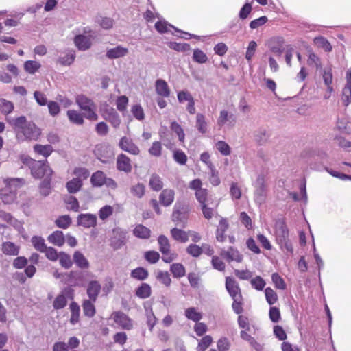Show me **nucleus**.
<instances>
[{"instance_id": "f257e3e1", "label": "nucleus", "mask_w": 351, "mask_h": 351, "mask_svg": "<svg viewBox=\"0 0 351 351\" xmlns=\"http://www.w3.org/2000/svg\"><path fill=\"white\" fill-rule=\"evenodd\" d=\"M8 121L13 127L19 142L37 141L40 136V129L33 121H28L25 116Z\"/></svg>"}, {"instance_id": "f03ea898", "label": "nucleus", "mask_w": 351, "mask_h": 351, "mask_svg": "<svg viewBox=\"0 0 351 351\" xmlns=\"http://www.w3.org/2000/svg\"><path fill=\"white\" fill-rule=\"evenodd\" d=\"M276 243L285 253L293 254L292 243L289 239V230L283 219H278L275 223Z\"/></svg>"}, {"instance_id": "7ed1b4c3", "label": "nucleus", "mask_w": 351, "mask_h": 351, "mask_svg": "<svg viewBox=\"0 0 351 351\" xmlns=\"http://www.w3.org/2000/svg\"><path fill=\"white\" fill-rule=\"evenodd\" d=\"M21 160L23 164L29 167L32 176L40 179L47 176H52L53 170L47 165V160L37 161L29 156H23Z\"/></svg>"}, {"instance_id": "20e7f679", "label": "nucleus", "mask_w": 351, "mask_h": 351, "mask_svg": "<svg viewBox=\"0 0 351 351\" xmlns=\"http://www.w3.org/2000/svg\"><path fill=\"white\" fill-rule=\"evenodd\" d=\"M76 104L84 111V116L88 120L96 121L98 116L96 114V105L90 98L84 95H78L75 98Z\"/></svg>"}, {"instance_id": "39448f33", "label": "nucleus", "mask_w": 351, "mask_h": 351, "mask_svg": "<svg viewBox=\"0 0 351 351\" xmlns=\"http://www.w3.org/2000/svg\"><path fill=\"white\" fill-rule=\"evenodd\" d=\"M237 122L236 116L231 112L223 109L219 112L217 125L221 129L224 127L233 128Z\"/></svg>"}, {"instance_id": "423d86ee", "label": "nucleus", "mask_w": 351, "mask_h": 351, "mask_svg": "<svg viewBox=\"0 0 351 351\" xmlns=\"http://www.w3.org/2000/svg\"><path fill=\"white\" fill-rule=\"evenodd\" d=\"M254 200L259 205L265 202L267 196V189L265 184V178L263 176H258L254 183Z\"/></svg>"}, {"instance_id": "0eeeda50", "label": "nucleus", "mask_w": 351, "mask_h": 351, "mask_svg": "<svg viewBox=\"0 0 351 351\" xmlns=\"http://www.w3.org/2000/svg\"><path fill=\"white\" fill-rule=\"evenodd\" d=\"M114 322L122 329L130 330L133 328L132 320L121 311L114 312L112 315Z\"/></svg>"}, {"instance_id": "6e6552de", "label": "nucleus", "mask_w": 351, "mask_h": 351, "mask_svg": "<svg viewBox=\"0 0 351 351\" xmlns=\"http://www.w3.org/2000/svg\"><path fill=\"white\" fill-rule=\"evenodd\" d=\"M171 218L172 221L176 222L177 225L180 223L184 224L187 219L186 209L183 206L176 204L174 206Z\"/></svg>"}, {"instance_id": "1a4fd4ad", "label": "nucleus", "mask_w": 351, "mask_h": 351, "mask_svg": "<svg viewBox=\"0 0 351 351\" xmlns=\"http://www.w3.org/2000/svg\"><path fill=\"white\" fill-rule=\"evenodd\" d=\"M78 226L88 228L95 227L97 224V217L94 214H80L77 219Z\"/></svg>"}, {"instance_id": "9d476101", "label": "nucleus", "mask_w": 351, "mask_h": 351, "mask_svg": "<svg viewBox=\"0 0 351 351\" xmlns=\"http://www.w3.org/2000/svg\"><path fill=\"white\" fill-rule=\"evenodd\" d=\"M119 145L120 148L130 154L138 155L140 152L139 148L133 143V141L126 136L120 139Z\"/></svg>"}, {"instance_id": "9b49d317", "label": "nucleus", "mask_w": 351, "mask_h": 351, "mask_svg": "<svg viewBox=\"0 0 351 351\" xmlns=\"http://www.w3.org/2000/svg\"><path fill=\"white\" fill-rule=\"evenodd\" d=\"M220 255L228 262L236 261L241 263L243 261V255L233 247H230L227 250H222Z\"/></svg>"}, {"instance_id": "f8f14e48", "label": "nucleus", "mask_w": 351, "mask_h": 351, "mask_svg": "<svg viewBox=\"0 0 351 351\" xmlns=\"http://www.w3.org/2000/svg\"><path fill=\"white\" fill-rule=\"evenodd\" d=\"M226 288L232 298L242 297L240 287L233 278L226 277Z\"/></svg>"}, {"instance_id": "ddd939ff", "label": "nucleus", "mask_w": 351, "mask_h": 351, "mask_svg": "<svg viewBox=\"0 0 351 351\" xmlns=\"http://www.w3.org/2000/svg\"><path fill=\"white\" fill-rule=\"evenodd\" d=\"M117 168L120 171L130 173L132 171L130 159L123 154H119L117 158Z\"/></svg>"}, {"instance_id": "4468645a", "label": "nucleus", "mask_w": 351, "mask_h": 351, "mask_svg": "<svg viewBox=\"0 0 351 351\" xmlns=\"http://www.w3.org/2000/svg\"><path fill=\"white\" fill-rule=\"evenodd\" d=\"M0 199L5 204H10L16 199V192L9 187L5 186L0 190Z\"/></svg>"}, {"instance_id": "2eb2a0df", "label": "nucleus", "mask_w": 351, "mask_h": 351, "mask_svg": "<svg viewBox=\"0 0 351 351\" xmlns=\"http://www.w3.org/2000/svg\"><path fill=\"white\" fill-rule=\"evenodd\" d=\"M104 119L110 122L111 125L114 128H117L121 124V119L119 114L112 108L108 109L104 114Z\"/></svg>"}, {"instance_id": "dca6fc26", "label": "nucleus", "mask_w": 351, "mask_h": 351, "mask_svg": "<svg viewBox=\"0 0 351 351\" xmlns=\"http://www.w3.org/2000/svg\"><path fill=\"white\" fill-rule=\"evenodd\" d=\"M128 53V49L118 45L107 50L106 56L109 59H117L125 56Z\"/></svg>"}, {"instance_id": "f3484780", "label": "nucleus", "mask_w": 351, "mask_h": 351, "mask_svg": "<svg viewBox=\"0 0 351 351\" xmlns=\"http://www.w3.org/2000/svg\"><path fill=\"white\" fill-rule=\"evenodd\" d=\"M74 43L77 49L81 51H86L92 45L90 38L82 34L77 35L75 37Z\"/></svg>"}, {"instance_id": "a211bd4d", "label": "nucleus", "mask_w": 351, "mask_h": 351, "mask_svg": "<svg viewBox=\"0 0 351 351\" xmlns=\"http://www.w3.org/2000/svg\"><path fill=\"white\" fill-rule=\"evenodd\" d=\"M101 291V285L98 281L92 280L87 285V295L90 300L95 302Z\"/></svg>"}, {"instance_id": "6ab92c4d", "label": "nucleus", "mask_w": 351, "mask_h": 351, "mask_svg": "<svg viewBox=\"0 0 351 351\" xmlns=\"http://www.w3.org/2000/svg\"><path fill=\"white\" fill-rule=\"evenodd\" d=\"M75 58V52L73 50H67L63 53L57 59V63L63 66H70Z\"/></svg>"}, {"instance_id": "aec40b11", "label": "nucleus", "mask_w": 351, "mask_h": 351, "mask_svg": "<svg viewBox=\"0 0 351 351\" xmlns=\"http://www.w3.org/2000/svg\"><path fill=\"white\" fill-rule=\"evenodd\" d=\"M228 227H229V224H228V221L226 219L222 218L220 220L219 225L217 226V230H216V239L219 242H224L225 241V240L226 239V236L225 233L227 231V230L228 229Z\"/></svg>"}, {"instance_id": "412c9836", "label": "nucleus", "mask_w": 351, "mask_h": 351, "mask_svg": "<svg viewBox=\"0 0 351 351\" xmlns=\"http://www.w3.org/2000/svg\"><path fill=\"white\" fill-rule=\"evenodd\" d=\"M155 90L156 93L162 97H168L170 95V89L164 80L158 79L156 81Z\"/></svg>"}, {"instance_id": "4be33fe9", "label": "nucleus", "mask_w": 351, "mask_h": 351, "mask_svg": "<svg viewBox=\"0 0 351 351\" xmlns=\"http://www.w3.org/2000/svg\"><path fill=\"white\" fill-rule=\"evenodd\" d=\"M175 193L172 189H165L160 195L159 200L164 206H170L174 200Z\"/></svg>"}, {"instance_id": "5701e85b", "label": "nucleus", "mask_w": 351, "mask_h": 351, "mask_svg": "<svg viewBox=\"0 0 351 351\" xmlns=\"http://www.w3.org/2000/svg\"><path fill=\"white\" fill-rule=\"evenodd\" d=\"M47 240L54 245L61 247L65 243V237L62 231H55L48 236Z\"/></svg>"}, {"instance_id": "b1692460", "label": "nucleus", "mask_w": 351, "mask_h": 351, "mask_svg": "<svg viewBox=\"0 0 351 351\" xmlns=\"http://www.w3.org/2000/svg\"><path fill=\"white\" fill-rule=\"evenodd\" d=\"M19 245L10 241L2 243L1 250L7 256H17L19 253Z\"/></svg>"}, {"instance_id": "393cba45", "label": "nucleus", "mask_w": 351, "mask_h": 351, "mask_svg": "<svg viewBox=\"0 0 351 351\" xmlns=\"http://www.w3.org/2000/svg\"><path fill=\"white\" fill-rule=\"evenodd\" d=\"M172 238L180 243H186L189 241V233L181 229L173 228L171 230Z\"/></svg>"}, {"instance_id": "a878e982", "label": "nucleus", "mask_w": 351, "mask_h": 351, "mask_svg": "<svg viewBox=\"0 0 351 351\" xmlns=\"http://www.w3.org/2000/svg\"><path fill=\"white\" fill-rule=\"evenodd\" d=\"M106 177V174L101 171L95 172L90 178L91 184L95 187L102 186L104 185Z\"/></svg>"}, {"instance_id": "bb28decb", "label": "nucleus", "mask_w": 351, "mask_h": 351, "mask_svg": "<svg viewBox=\"0 0 351 351\" xmlns=\"http://www.w3.org/2000/svg\"><path fill=\"white\" fill-rule=\"evenodd\" d=\"M133 234L135 237L146 239L150 237V230L142 224L137 225L133 230Z\"/></svg>"}, {"instance_id": "cd10ccee", "label": "nucleus", "mask_w": 351, "mask_h": 351, "mask_svg": "<svg viewBox=\"0 0 351 351\" xmlns=\"http://www.w3.org/2000/svg\"><path fill=\"white\" fill-rule=\"evenodd\" d=\"M5 186L9 187L16 192L17 189L21 187L25 184V180L23 178H5L3 180Z\"/></svg>"}, {"instance_id": "c85d7f7f", "label": "nucleus", "mask_w": 351, "mask_h": 351, "mask_svg": "<svg viewBox=\"0 0 351 351\" xmlns=\"http://www.w3.org/2000/svg\"><path fill=\"white\" fill-rule=\"evenodd\" d=\"M186 317L195 322H198L202 319V313L197 311L195 307L187 308L184 311Z\"/></svg>"}, {"instance_id": "c756f323", "label": "nucleus", "mask_w": 351, "mask_h": 351, "mask_svg": "<svg viewBox=\"0 0 351 351\" xmlns=\"http://www.w3.org/2000/svg\"><path fill=\"white\" fill-rule=\"evenodd\" d=\"M73 261L81 269H87L89 267V263L84 254L76 251L73 254Z\"/></svg>"}, {"instance_id": "7c9ffc66", "label": "nucleus", "mask_w": 351, "mask_h": 351, "mask_svg": "<svg viewBox=\"0 0 351 351\" xmlns=\"http://www.w3.org/2000/svg\"><path fill=\"white\" fill-rule=\"evenodd\" d=\"M69 120L73 124L81 125L84 123L83 115L75 110H69L67 111Z\"/></svg>"}, {"instance_id": "2f4dec72", "label": "nucleus", "mask_w": 351, "mask_h": 351, "mask_svg": "<svg viewBox=\"0 0 351 351\" xmlns=\"http://www.w3.org/2000/svg\"><path fill=\"white\" fill-rule=\"evenodd\" d=\"M308 59L307 64L310 66H315L317 69L322 67L320 58L311 49L307 50Z\"/></svg>"}, {"instance_id": "473e14b6", "label": "nucleus", "mask_w": 351, "mask_h": 351, "mask_svg": "<svg viewBox=\"0 0 351 351\" xmlns=\"http://www.w3.org/2000/svg\"><path fill=\"white\" fill-rule=\"evenodd\" d=\"M322 77L325 85L327 86V90L332 93L334 88L332 86V73L330 68L325 69L323 71Z\"/></svg>"}, {"instance_id": "72a5a7b5", "label": "nucleus", "mask_w": 351, "mask_h": 351, "mask_svg": "<svg viewBox=\"0 0 351 351\" xmlns=\"http://www.w3.org/2000/svg\"><path fill=\"white\" fill-rule=\"evenodd\" d=\"M313 42L318 48L324 49L326 52H330L332 49L330 43L323 36L315 37Z\"/></svg>"}, {"instance_id": "f704fd0d", "label": "nucleus", "mask_w": 351, "mask_h": 351, "mask_svg": "<svg viewBox=\"0 0 351 351\" xmlns=\"http://www.w3.org/2000/svg\"><path fill=\"white\" fill-rule=\"evenodd\" d=\"M73 174L75 176V179L83 184V181L89 177L90 172L85 167H76L74 169Z\"/></svg>"}, {"instance_id": "c9c22d12", "label": "nucleus", "mask_w": 351, "mask_h": 351, "mask_svg": "<svg viewBox=\"0 0 351 351\" xmlns=\"http://www.w3.org/2000/svg\"><path fill=\"white\" fill-rule=\"evenodd\" d=\"M144 308L147 317V324L149 328V330H152L156 324L157 319L153 313L151 306L145 305Z\"/></svg>"}, {"instance_id": "e433bc0d", "label": "nucleus", "mask_w": 351, "mask_h": 351, "mask_svg": "<svg viewBox=\"0 0 351 351\" xmlns=\"http://www.w3.org/2000/svg\"><path fill=\"white\" fill-rule=\"evenodd\" d=\"M151 293V287L147 283H142L136 290V296L142 299L149 298Z\"/></svg>"}, {"instance_id": "4c0bfd02", "label": "nucleus", "mask_w": 351, "mask_h": 351, "mask_svg": "<svg viewBox=\"0 0 351 351\" xmlns=\"http://www.w3.org/2000/svg\"><path fill=\"white\" fill-rule=\"evenodd\" d=\"M51 176H47L40 184V193L44 197L49 195L51 193Z\"/></svg>"}, {"instance_id": "58836bf2", "label": "nucleus", "mask_w": 351, "mask_h": 351, "mask_svg": "<svg viewBox=\"0 0 351 351\" xmlns=\"http://www.w3.org/2000/svg\"><path fill=\"white\" fill-rule=\"evenodd\" d=\"M83 184L74 178L66 182V188L71 194L76 193L82 189Z\"/></svg>"}, {"instance_id": "ea45409f", "label": "nucleus", "mask_w": 351, "mask_h": 351, "mask_svg": "<svg viewBox=\"0 0 351 351\" xmlns=\"http://www.w3.org/2000/svg\"><path fill=\"white\" fill-rule=\"evenodd\" d=\"M31 242L34 246V247L40 252H44L46 250L47 245L45 243V240L42 237L40 236H34Z\"/></svg>"}, {"instance_id": "a19ab883", "label": "nucleus", "mask_w": 351, "mask_h": 351, "mask_svg": "<svg viewBox=\"0 0 351 351\" xmlns=\"http://www.w3.org/2000/svg\"><path fill=\"white\" fill-rule=\"evenodd\" d=\"M95 302L90 300H84L82 307H83V312L84 315L92 317L95 314V307L94 306Z\"/></svg>"}, {"instance_id": "79ce46f5", "label": "nucleus", "mask_w": 351, "mask_h": 351, "mask_svg": "<svg viewBox=\"0 0 351 351\" xmlns=\"http://www.w3.org/2000/svg\"><path fill=\"white\" fill-rule=\"evenodd\" d=\"M271 43H276V45H271L270 49L271 51L278 56H281L282 51H283V43H284V39L282 37H276L274 38L271 40Z\"/></svg>"}, {"instance_id": "37998d69", "label": "nucleus", "mask_w": 351, "mask_h": 351, "mask_svg": "<svg viewBox=\"0 0 351 351\" xmlns=\"http://www.w3.org/2000/svg\"><path fill=\"white\" fill-rule=\"evenodd\" d=\"M34 150L36 153L42 155L45 157H48L51 155L53 152L52 146L50 145H35L34 146Z\"/></svg>"}, {"instance_id": "c03bdc74", "label": "nucleus", "mask_w": 351, "mask_h": 351, "mask_svg": "<svg viewBox=\"0 0 351 351\" xmlns=\"http://www.w3.org/2000/svg\"><path fill=\"white\" fill-rule=\"evenodd\" d=\"M269 137V135L264 128H260L254 133V140L259 145H263L267 141Z\"/></svg>"}, {"instance_id": "a18cd8bd", "label": "nucleus", "mask_w": 351, "mask_h": 351, "mask_svg": "<svg viewBox=\"0 0 351 351\" xmlns=\"http://www.w3.org/2000/svg\"><path fill=\"white\" fill-rule=\"evenodd\" d=\"M131 277L138 280H144L148 277V271L143 267H139L131 271Z\"/></svg>"}, {"instance_id": "49530a36", "label": "nucleus", "mask_w": 351, "mask_h": 351, "mask_svg": "<svg viewBox=\"0 0 351 351\" xmlns=\"http://www.w3.org/2000/svg\"><path fill=\"white\" fill-rule=\"evenodd\" d=\"M196 128L202 134H205L207 131V123L205 116L201 113H198L196 116Z\"/></svg>"}, {"instance_id": "de8ad7c7", "label": "nucleus", "mask_w": 351, "mask_h": 351, "mask_svg": "<svg viewBox=\"0 0 351 351\" xmlns=\"http://www.w3.org/2000/svg\"><path fill=\"white\" fill-rule=\"evenodd\" d=\"M149 186L156 191H158L160 189H162L163 186V183L161 180V178L159 176L156 174H153L151 176L149 182Z\"/></svg>"}, {"instance_id": "09e8293b", "label": "nucleus", "mask_w": 351, "mask_h": 351, "mask_svg": "<svg viewBox=\"0 0 351 351\" xmlns=\"http://www.w3.org/2000/svg\"><path fill=\"white\" fill-rule=\"evenodd\" d=\"M70 309L71 312V315L70 318V322L74 325L79 321V316H80V306L78 304L73 302L70 304Z\"/></svg>"}, {"instance_id": "8fccbe9b", "label": "nucleus", "mask_w": 351, "mask_h": 351, "mask_svg": "<svg viewBox=\"0 0 351 351\" xmlns=\"http://www.w3.org/2000/svg\"><path fill=\"white\" fill-rule=\"evenodd\" d=\"M156 29L160 34H164L169 32V29H174L176 31L179 32V30L170 24H167L165 21H159L155 24Z\"/></svg>"}, {"instance_id": "3c124183", "label": "nucleus", "mask_w": 351, "mask_h": 351, "mask_svg": "<svg viewBox=\"0 0 351 351\" xmlns=\"http://www.w3.org/2000/svg\"><path fill=\"white\" fill-rule=\"evenodd\" d=\"M14 110V104L12 101L5 99H0V111L4 114L11 113Z\"/></svg>"}, {"instance_id": "603ef678", "label": "nucleus", "mask_w": 351, "mask_h": 351, "mask_svg": "<svg viewBox=\"0 0 351 351\" xmlns=\"http://www.w3.org/2000/svg\"><path fill=\"white\" fill-rule=\"evenodd\" d=\"M41 66V64L36 61L28 60L24 64V69L26 72L34 74L35 73Z\"/></svg>"}, {"instance_id": "864d4df0", "label": "nucleus", "mask_w": 351, "mask_h": 351, "mask_svg": "<svg viewBox=\"0 0 351 351\" xmlns=\"http://www.w3.org/2000/svg\"><path fill=\"white\" fill-rule=\"evenodd\" d=\"M67 304V299L66 295L62 293L59 294L53 302V306L55 309L59 310L66 306Z\"/></svg>"}, {"instance_id": "5fc2aeb1", "label": "nucleus", "mask_w": 351, "mask_h": 351, "mask_svg": "<svg viewBox=\"0 0 351 351\" xmlns=\"http://www.w3.org/2000/svg\"><path fill=\"white\" fill-rule=\"evenodd\" d=\"M171 271L175 278H180L185 275V269L180 263H174L171 265Z\"/></svg>"}, {"instance_id": "6e6d98bb", "label": "nucleus", "mask_w": 351, "mask_h": 351, "mask_svg": "<svg viewBox=\"0 0 351 351\" xmlns=\"http://www.w3.org/2000/svg\"><path fill=\"white\" fill-rule=\"evenodd\" d=\"M55 223L58 227L66 229L71 225V219L69 215H62L56 220Z\"/></svg>"}, {"instance_id": "4d7b16f0", "label": "nucleus", "mask_w": 351, "mask_h": 351, "mask_svg": "<svg viewBox=\"0 0 351 351\" xmlns=\"http://www.w3.org/2000/svg\"><path fill=\"white\" fill-rule=\"evenodd\" d=\"M131 112L134 117L138 121H143L145 118V113L140 104H135L132 106Z\"/></svg>"}, {"instance_id": "13d9d810", "label": "nucleus", "mask_w": 351, "mask_h": 351, "mask_svg": "<svg viewBox=\"0 0 351 351\" xmlns=\"http://www.w3.org/2000/svg\"><path fill=\"white\" fill-rule=\"evenodd\" d=\"M158 243L159 245V250L161 253H165L170 250V243L169 239L165 235H160L158 238Z\"/></svg>"}, {"instance_id": "bf43d9fd", "label": "nucleus", "mask_w": 351, "mask_h": 351, "mask_svg": "<svg viewBox=\"0 0 351 351\" xmlns=\"http://www.w3.org/2000/svg\"><path fill=\"white\" fill-rule=\"evenodd\" d=\"M193 59L196 62L203 64L207 62L208 57L203 51L196 49L193 51Z\"/></svg>"}, {"instance_id": "052dcab7", "label": "nucleus", "mask_w": 351, "mask_h": 351, "mask_svg": "<svg viewBox=\"0 0 351 351\" xmlns=\"http://www.w3.org/2000/svg\"><path fill=\"white\" fill-rule=\"evenodd\" d=\"M97 23L105 29H109L112 27L114 21L111 18L99 16L97 19Z\"/></svg>"}, {"instance_id": "680f3d73", "label": "nucleus", "mask_w": 351, "mask_h": 351, "mask_svg": "<svg viewBox=\"0 0 351 351\" xmlns=\"http://www.w3.org/2000/svg\"><path fill=\"white\" fill-rule=\"evenodd\" d=\"M171 129L173 132H175L178 135L179 141L183 143L184 141L185 134L180 125L178 124L177 122L173 121L171 124Z\"/></svg>"}, {"instance_id": "e2e57ef3", "label": "nucleus", "mask_w": 351, "mask_h": 351, "mask_svg": "<svg viewBox=\"0 0 351 351\" xmlns=\"http://www.w3.org/2000/svg\"><path fill=\"white\" fill-rule=\"evenodd\" d=\"M265 298L269 305H272L278 300L276 293L270 287H267L265 290Z\"/></svg>"}, {"instance_id": "0e129e2a", "label": "nucleus", "mask_w": 351, "mask_h": 351, "mask_svg": "<svg viewBox=\"0 0 351 351\" xmlns=\"http://www.w3.org/2000/svg\"><path fill=\"white\" fill-rule=\"evenodd\" d=\"M271 280L277 289L281 290L286 289V283L285 280L278 273H274L271 275Z\"/></svg>"}, {"instance_id": "69168bd1", "label": "nucleus", "mask_w": 351, "mask_h": 351, "mask_svg": "<svg viewBox=\"0 0 351 351\" xmlns=\"http://www.w3.org/2000/svg\"><path fill=\"white\" fill-rule=\"evenodd\" d=\"M130 191L132 195L141 198L145 194V186L141 183H138L131 187Z\"/></svg>"}, {"instance_id": "338daca9", "label": "nucleus", "mask_w": 351, "mask_h": 351, "mask_svg": "<svg viewBox=\"0 0 351 351\" xmlns=\"http://www.w3.org/2000/svg\"><path fill=\"white\" fill-rule=\"evenodd\" d=\"M342 100L346 106H348L351 103V84L345 85L342 91Z\"/></svg>"}, {"instance_id": "774afa93", "label": "nucleus", "mask_w": 351, "mask_h": 351, "mask_svg": "<svg viewBox=\"0 0 351 351\" xmlns=\"http://www.w3.org/2000/svg\"><path fill=\"white\" fill-rule=\"evenodd\" d=\"M213 339L210 335L204 336L198 343L197 351H205V350L211 344Z\"/></svg>"}]
</instances>
